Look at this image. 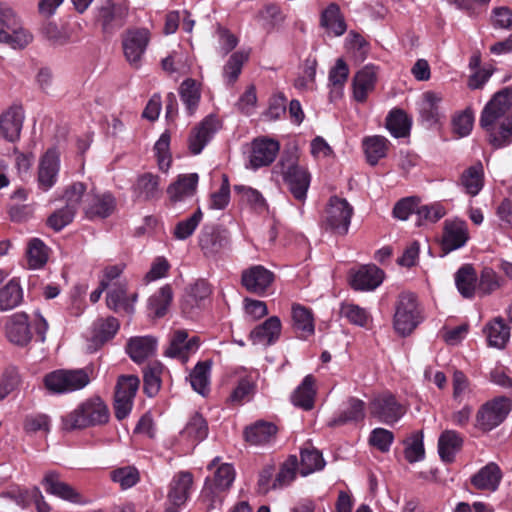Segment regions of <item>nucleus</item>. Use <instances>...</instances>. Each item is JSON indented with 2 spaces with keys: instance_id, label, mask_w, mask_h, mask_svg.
Instances as JSON below:
<instances>
[{
  "instance_id": "obj_61",
  "label": "nucleus",
  "mask_w": 512,
  "mask_h": 512,
  "mask_svg": "<svg viewBox=\"0 0 512 512\" xmlns=\"http://www.w3.org/2000/svg\"><path fill=\"white\" fill-rule=\"evenodd\" d=\"M163 366L158 363L150 364L145 370L143 375L144 392L149 397L155 396L161 387V373Z\"/></svg>"
},
{
  "instance_id": "obj_24",
  "label": "nucleus",
  "mask_w": 512,
  "mask_h": 512,
  "mask_svg": "<svg viewBox=\"0 0 512 512\" xmlns=\"http://www.w3.org/2000/svg\"><path fill=\"white\" fill-rule=\"evenodd\" d=\"M502 476L500 467L494 462H489L472 475L470 481L477 490L495 492L500 485Z\"/></svg>"
},
{
  "instance_id": "obj_11",
  "label": "nucleus",
  "mask_w": 512,
  "mask_h": 512,
  "mask_svg": "<svg viewBox=\"0 0 512 512\" xmlns=\"http://www.w3.org/2000/svg\"><path fill=\"white\" fill-rule=\"evenodd\" d=\"M139 383L138 377L134 375L119 377L114 396V409L117 419L122 420L130 413Z\"/></svg>"
},
{
  "instance_id": "obj_15",
  "label": "nucleus",
  "mask_w": 512,
  "mask_h": 512,
  "mask_svg": "<svg viewBox=\"0 0 512 512\" xmlns=\"http://www.w3.org/2000/svg\"><path fill=\"white\" fill-rule=\"evenodd\" d=\"M469 238L468 225L464 220L459 218L445 220L442 235V249L446 253L465 246Z\"/></svg>"
},
{
  "instance_id": "obj_49",
  "label": "nucleus",
  "mask_w": 512,
  "mask_h": 512,
  "mask_svg": "<svg viewBox=\"0 0 512 512\" xmlns=\"http://www.w3.org/2000/svg\"><path fill=\"white\" fill-rule=\"evenodd\" d=\"M461 182L469 195L476 196L481 191L484 183L482 165L478 163L464 171Z\"/></svg>"
},
{
  "instance_id": "obj_44",
  "label": "nucleus",
  "mask_w": 512,
  "mask_h": 512,
  "mask_svg": "<svg viewBox=\"0 0 512 512\" xmlns=\"http://www.w3.org/2000/svg\"><path fill=\"white\" fill-rule=\"evenodd\" d=\"M411 123V119L401 109L392 110L386 118V127L395 138L408 136Z\"/></svg>"
},
{
  "instance_id": "obj_13",
  "label": "nucleus",
  "mask_w": 512,
  "mask_h": 512,
  "mask_svg": "<svg viewBox=\"0 0 512 512\" xmlns=\"http://www.w3.org/2000/svg\"><path fill=\"white\" fill-rule=\"evenodd\" d=\"M221 128L217 116H206L192 131L188 139V148L192 154H199Z\"/></svg>"
},
{
  "instance_id": "obj_37",
  "label": "nucleus",
  "mask_w": 512,
  "mask_h": 512,
  "mask_svg": "<svg viewBox=\"0 0 512 512\" xmlns=\"http://www.w3.org/2000/svg\"><path fill=\"white\" fill-rule=\"evenodd\" d=\"M316 395L315 378L307 375L291 396L292 403L304 410H311Z\"/></svg>"
},
{
  "instance_id": "obj_10",
  "label": "nucleus",
  "mask_w": 512,
  "mask_h": 512,
  "mask_svg": "<svg viewBox=\"0 0 512 512\" xmlns=\"http://www.w3.org/2000/svg\"><path fill=\"white\" fill-rule=\"evenodd\" d=\"M511 400L497 397L484 404L477 413V426L483 431H491L499 426L511 411Z\"/></svg>"
},
{
  "instance_id": "obj_6",
  "label": "nucleus",
  "mask_w": 512,
  "mask_h": 512,
  "mask_svg": "<svg viewBox=\"0 0 512 512\" xmlns=\"http://www.w3.org/2000/svg\"><path fill=\"white\" fill-rule=\"evenodd\" d=\"M234 479V468L224 463L217 468L212 480H206L201 499L208 509H214L222 503V493L232 485Z\"/></svg>"
},
{
  "instance_id": "obj_26",
  "label": "nucleus",
  "mask_w": 512,
  "mask_h": 512,
  "mask_svg": "<svg viewBox=\"0 0 512 512\" xmlns=\"http://www.w3.org/2000/svg\"><path fill=\"white\" fill-rule=\"evenodd\" d=\"M377 81V68L366 65L359 70L353 78V96L357 102H364L370 92L374 90Z\"/></svg>"
},
{
  "instance_id": "obj_22",
  "label": "nucleus",
  "mask_w": 512,
  "mask_h": 512,
  "mask_svg": "<svg viewBox=\"0 0 512 512\" xmlns=\"http://www.w3.org/2000/svg\"><path fill=\"white\" fill-rule=\"evenodd\" d=\"M24 118L20 106H11L0 115V132L6 140L14 142L19 139Z\"/></svg>"
},
{
  "instance_id": "obj_5",
  "label": "nucleus",
  "mask_w": 512,
  "mask_h": 512,
  "mask_svg": "<svg viewBox=\"0 0 512 512\" xmlns=\"http://www.w3.org/2000/svg\"><path fill=\"white\" fill-rule=\"evenodd\" d=\"M354 209L350 203L338 196L330 197L322 216L324 227L335 234L346 235Z\"/></svg>"
},
{
  "instance_id": "obj_50",
  "label": "nucleus",
  "mask_w": 512,
  "mask_h": 512,
  "mask_svg": "<svg viewBox=\"0 0 512 512\" xmlns=\"http://www.w3.org/2000/svg\"><path fill=\"white\" fill-rule=\"evenodd\" d=\"M363 149L367 160H379L388 156L390 145L385 137L375 135L363 140Z\"/></svg>"
},
{
  "instance_id": "obj_12",
  "label": "nucleus",
  "mask_w": 512,
  "mask_h": 512,
  "mask_svg": "<svg viewBox=\"0 0 512 512\" xmlns=\"http://www.w3.org/2000/svg\"><path fill=\"white\" fill-rule=\"evenodd\" d=\"M200 346V340L197 336L189 337L186 330H176L170 338V343L164 354L167 357L180 360L186 363L189 357L195 354Z\"/></svg>"
},
{
  "instance_id": "obj_48",
  "label": "nucleus",
  "mask_w": 512,
  "mask_h": 512,
  "mask_svg": "<svg viewBox=\"0 0 512 512\" xmlns=\"http://www.w3.org/2000/svg\"><path fill=\"white\" fill-rule=\"evenodd\" d=\"M108 293L106 297L107 305L110 309L115 311L125 310L132 312V305L129 303L126 295V283L119 282L117 285H112L107 288Z\"/></svg>"
},
{
  "instance_id": "obj_27",
  "label": "nucleus",
  "mask_w": 512,
  "mask_h": 512,
  "mask_svg": "<svg viewBox=\"0 0 512 512\" xmlns=\"http://www.w3.org/2000/svg\"><path fill=\"white\" fill-rule=\"evenodd\" d=\"M277 427L266 421H258L244 431L245 440L251 445L266 446L276 439Z\"/></svg>"
},
{
  "instance_id": "obj_23",
  "label": "nucleus",
  "mask_w": 512,
  "mask_h": 512,
  "mask_svg": "<svg viewBox=\"0 0 512 512\" xmlns=\"http://www.w3.org/2000/svg\"><path fill=\"white\" fill-rule=\"evenodd\" d=\"M42 485L50 495L72 503L80 502V494L72 486L63 482L56 471H48L42 480Z\"/></svg>"
},
{
  "instance_id": "obj_19",
  "label": "nucleus",
  "mask_w": 512,
  "mask_h": 512,
  "mask_svg": "<svg viewBox=\"0 0 512 512\" xmlns=\"http://www.w3.org/2000/svg\"><path fill=\"white\" fill-rule=\"evenodd\" d=\"M127 14L128 8L125 4L105 0L98 9L97 19L101 23L104 31H111L124 24Z\"/></svg>"
},
{
  "instance_id": "obj_57",
  "label": "nucleus",
  "mask_w": 512,
  "mask_h": 512,
  "mask_svg": "<svg viewBox=\"0 0 512 512\" xmlns=\"http://www.w3.org/2000/svg\"><path fill=\"white\" fill-rule=\"evenodd\" d=\"M298 459L295 455H291L281 466L276 478L273 481V489H280L288 486L294 481L298 469Z\"/></svg>"
},
{
  "instance_id": "obj_60",
  "label": "nucleus",
  "mask_w": 512,
  "mask_h": 512,
  "mask_svg": "<svg viewBox=\"0 0 512 512\" xmlns=\"http://www.w3.org/2000/svg\"><path fill=\"white\" fill-rule=\"evenodd\" d=\"M222 183L218 190L210 194L208 208L211 210H224L230 203V181L226 174H221Z\"/></svg>"
},
{
  "instance_id": "obj_31",
  "label": "nucleus",
  "mask_w": 512,
  "mask_h": 512,
  "mask_svg": "<svg viewBox=\"0 0 512 512\" xmlns=\"http://www.w3.org/2000/svg\"><path fill=\"white\" fill-rule=\"evenodd\" d=\"M320 24L332 36H341L347 30L343 14L337 4L331 3L321 13Z\"/></svg>"
},
{
  "instance_id": "obj_47",
  "label": "nucleus",
  "mask_w": 512,
  "mask_h": 512,
  "mask_svg": "<svg viewBox=\"0 0 512 512\" xmlns=\"http://www.w3.org/2000/svg\"><path fill=\"white\" fill-rule=\"evenodd\" d=\"M234 191L240 196L241 201L248 204L255 212L261 214L268 211V204L258 190L245 185H235Z\"/></svg>"
},
{
  "instance_id": "obj_8",
  "label": "nucleus",
  "mask_w": 512,
  "mask_h": 512,
  "mask_svg": "<svg viewBox=\"0 0 512 512\" xmlns=\"http://www.w3.org/2000/svg\"><path fill=\"white\" fill-rule=\"evenodd\" d=\"M278 169L282 172L283 180L294 199L304 203L311 182L308 170L294 162H288V165L285 162H279L273 170L277 171Z\"/></svg>"
},
{
  "instance_id": "obj_4",
  "label": "nucleus",
  "mask_w": 512,
  "mask_h": 512,
  "mask_svg": "<svg viewBox=\"0 0 512 512\" xmlns=\"http://www.w3.org/2000/svg\"><path fill=\"white\" fill-rule=\"evenodd\" d=\"M43 383L51 394H66L85 388L90 377L85 369H59L48 373Z\"/></svg>"
},
{
  "instance_id": "obj_18",
  "label": "nucleus",
  "mask_w": 512,
  "mask_h": 512,
  "mask_svg": "<svg viewBox=\"0 0 512 512\" xmlns=\"http://www.w3.org/2000/svg\"><path fill=\"white\" fill-rule=\"evenodd\" d=\"M384 280V272L375 265H365L350 274V285L358 291L375 290Z\"/></svg>"
},
{
  "instance_id": "obj_39",
  "label": "nucleus",
  "mask_w": 512,
  "mask_h": 512,
  "mask_svg": "<svg viewBox=\"0 0 512 512\" xmlns=\"http://www.w3.org/2000/svg\"><path fill=\"white\" fill-rule=\"evenodd\" d=\"M365 418V402L351 397L348 399L346 407L331 422V426L343 425L349 422H359Z\"/></svg>"
},
{
  "instance_id": "obj_30",
  "label": "nucleus",
  "mask_w": 512,
  "mask_h": 512,
  "mask_svg": "<svg viewBox=\"0 0 512 512\" xmlns=\"http://www.w3.org/2000/svg\"><path fill=\"white\" fill-rule=\"evenodd\" d=\"M198 174L189 173L180 175L174 183L167 188V194L172 202L183 201L194 195L198 184Z\"/></svg>"
},
{
  "instance_id": "obj_7",
  "label": "nucleus",
  "mask_w": 512,
  "mask_h": 512,
  "mask_svg": "<svg viewBox=\"0 0 512 512\" xmlns=\"http://www.w3.org/2000/svg\"><path fill=\"white\" fill-rule=\"evenodd\" d=\"M199 246L207 258L222 259L231 250L230 233L220 226L205 227L199 234Z\"/></svg>"
},
{
  "instance_id": "obj_32",
  "label": "nucleus",
  "mask_w": 512,
  "mask_h": 512,
  "mask_svg": "<svg viewBox=\"0 0 512 512\" xmlns=\"http://www.w3.org/2000/svg\"><path fill=\"white\" fill-rule=\"evenodd\" d=\"M157 347V341L151 336H139L131 338L126 346V351L130 358L141 363L150 356L154 355Z\"/></svg>"
},
{
  "instance_id": "obj_54",
  "label": "nucleus",
  "mask_w": 512,
  "mask_h": 512,
  "mask_svg": "<svg viewBox=\"0 0 512 512\" xmlns=\"http://www.w3.org/2000/svg\"><path fill=\"white\" fill-rule=\"evenodd\" d=\"M452 132L457 138L468 136L474 126V112L471 108L456 113L452 117Z\"/></svg>"
},
{
  "instance_id": "obj_9",
  "label": "nucleus",
  "mask_w": 512,
  "mask_h": 512,
  "mask_svg": "<svg viewBox=\"0 0 512 512\" xmlns=\"http://www.w3.org/2000/svg\"><path fill=\"white\" fill-rule=\"evenodd\" d=\"M369 410L371 416L386 425L397 423L406 413L405 407L390 392L375 396L370 402Z\"/></svg>"
},
{
  "instance_id": "obj_2",
  "label": "nucleus",
  "mask_w": 512,
  "mask_h": 512,
  "mask_svg": "<svg viewBox=\"0 0 512 512\" xmlns=\"http://www.w3.org/2000/svg\"><path fill=\"white\" fill-rule=\"evenodd\" d=\"M109 420L107 405L99 396H93L80 403L73 411L62 418L65 430L84 429L102 425Z\"/></svg>"
},
{
  "instance_id": "obj_52",
  "label": "nucleus",
  "mask_w": 512,
  "mask_h": 512,
  "mask_svg": "<svg viewBox=\"0 0 512 512\" xmlns=\"http://www.w3.org/2000/svg\"><path fill=\"white\" fill-rule=\"evenodd\" d=\"M317 61L309 56L305 59L302 71L294 81V87L300 91H310L315 87Z\"/></svg>"
},
{
  "instance_id": "obj_34",
  "label": "nucleus",
  "mask_w": 512,
  "mask_h": 512,
  "mask_svg": "<svg viewBox=\"0 0 512 512\" xmlns=\"http://www.w3.org/2000/svg\"><path fill=\"white\" fill-rule=\"evenodd\" d=\"M293 329L301 339H307L314 334L315 326L311 311L299 304L292 306Z\"/></svg>"
},
{
  "instance_id": "obj_21",
  "label": "nucleus",
  "mask_w": 512,
  "mask_h": 512,
  "mask_svg": "<svg viewBox=\"0 0 512 512\" xmlns=\"http://www.w3.org/2000/svg\"><path fill=\"white\" fill-rule=\"evenodd\" d=\"M208 435V426L205 419L198 413L194 414L180 432L179 443L187 450L194 448Z\"/></svg>"
},
{
  "instance_id": "obj_20",
  "label": "nucleus",
  "mask_w": 512,
  "mask_h": 512,
  "mask_svg": "<svg viewBox=\"0 0 512 512\" xmlns=\"http://www.w3.org/2000/svg\"><path fill=\"white\" fill-rule=\"evenodd\" d=\"M86 201L84 212L90 219L106 218L113 213L116 207L115 198L109 192L86 194Z\"/></svg>"
},
{
  "instance_id": "obj_55",
  "label": "nucleus",
  "mask_w": 512,
  "mask_h": 512,
  "mask_svg": "<svg viewBox=\"0 0 512 512\" xmlns=\"http://www.w3.org/2000/svg\"><path fill=\"white\" fill-rule=\"evenodd\" d=\"M341 315L346 318L351 324L367 327L372 322L370 313L353 303H343L340 308Z\"/></svg>"
},
{
  "instance_id": "obj_35",
  "label": "nucleus",
  "mask_w": 512,
  "mask_h": 512,
  "mask_svg": "<svg viewBox=\"0 0 512 512\" xmlns=\"http://www.w3.org/2000/svg\"><path fill=\"white\" fill-rule=\"evenodd\" d=\"M489 346L502 349L510 339V327L501 317L490 321L484 330Z\"/></svg>"
},
{
  "instance_id": "obj_29",
  "label": "nucleus",
  "mask_w": 512,
  "mask_h": 512,
  "mask_svg": "<svg viewBox=\"0 0 512 512\" xmlns=\"http://www.w3.org/2000/svg\"><path fill=\"white\" fill-rule=\"evenodd\" d=\"M281 334V321L277 316L268 318L263 324L255 327L250 338L253 344L271 345L275 343Z\"/></svg>"
},
{
  "instance_id": "obj_40",
  "label": "nucleus",
  "mask_w": 512,
  "mask_h": 512,
  "mask_svg": "<svg viewBox=\"0 0 512 512\" xmlns=\"http://www.w3.org/2000/svg\"><path fill=\"white\" fill-rule=\"evenodd\" d=\"M179 94L187 114L189 116L194 115L201 99L199 84L194 79H186L180 85Z\"/></svg>"
},
{
  "instance_id": "obj_45",
  "label": "nucleus",
  "mask_w": 512,
  "mask_h": 512,
  "mask_svg": "<svg viewBox=\"0 0 512 512\" xmlns=\"http://www.w3.org/2000/svg\"><path fill=\"white\" fill-rule=\"evenodd\" d=\"M210 364L199 362L189 374V381L193 390L202 396L210 391Z\"/></svg>"
},
{
  "instance_id": "obj_43",
  "label": "nucleus",
  "mask_w": 512,
  "mask_h": 512,
  "mask_svg": "<svg viewBox=\"0 0 512 512\" xmlns=\"http://www.w3.org/2000/svg\"><path fill=\"white\" fill-rule=\"evenodd\" d=\"M349 75V69L343 59H337L334 67L329 71L330 99L335 100L342 96L343 87Z\"/></svg>"
},
{
  "instance_id": "obj_64",
  "label": "nucleus",
  "mask_w": 512,
  "mask_h": 512,
  "mask_svg": "<svg viewBox=\"0 0 512 512\" xmlns=\"http://www.w3.org/2000/svg\"><path fill=\"white\" fill-rule=\"evenodd\" d=\"M58 173V162H40L38 171L39 186L44 191H48L56 183Z\"/></svg>"
},
{
  "instance_id": "obj_38",
  "label": "nucleus",
  "mask_w": 512,
  "mask_h": 512,
  "mask_svg": "<svg viewBox=\"0 0 512 512\" xmlns=\"http://www.w3.org/2000/svg\"><path fill=\"white\" fill-rule=\"evenodd\" d=\"M300 456L299 471L302 476H308L325 467L326 463L322 453L310 444L301 449Z\"/></svg>"
},
{
  "instance_id": "obj_59",
  "label": "nucleus",
  "mask_w": 512,
  "mask_h": 512,
  "mask_svg": "<svg viewBox=\"0 0 512 512\" xmlns=\"http://www.w3.org/2000/svg\"><path fill=\"white\" fill-rule=\"evenodd\" d=\"M404 453L405 458L409 463H415L424 459L425 449L422 432H414L405 440Z\"/></svg>"
},
{
  "instance_id": "obj_28",
  "label": "nucleus",
  "mask_w": 512,
  "mask_h": 512,
  "mask_svg": "<svg viewBox=\"0 0 512 512\" xmlns=\"http://www.w3.org/2000/svg\"><path fill=\"white\" fill-rule=\"evenodd\" d=\"M134 195L142 201L158 200L162 195L160 178L152 173L140 175L134 184Z\"/></svg>"
},
{
  "instance_id": "obj_42",
  "label": "nucleus",
  "mask_w": 512,
  "mask_h": 512,
  "mask_svg": "<svg viewBox=\"0 0 512 512\" xmlns=\"http://www.w3.org/2000/svg\"><path fill=\"white\" fill-rule=\"evenodd\" d=\"M280 149L278 141L260 137L256 138L251 143V158L250 160H275Z\"/></svg>"
},
{
  "instance_id": "obj_51",
  "label": "nucleus",
  "mask_w": 512,
  "mask_h": 512,
  "mask_svg": "<svg viewBox=\"0 0 512 512\" xmlns=\"http://www.w3.org/2000/svg\"><path fill=\"white\" fill-rule=\"evenodd\" d=\"M173 299V291L170 285H164L149 299V309L156 317H162Z\"/></svg>"
},
{
  "instance_id": "obj_33",
  "label": "nucleus",
  "mask_w": 512,
  "mask_h": 512,
  "mask_svg": "<svg viewBox=\"0 0 512 512\" xmlns=\"http://www.w3.org/2000/svg\"><path fill=\"white\" fill-rule=\"evenodd\" d=\"M463 446L462 435L455 430H444L438 439V453L445 462H452Z\"/></svg>"
},
{
  "instance_id": "obj_53",
  "label": "nucleus",
  "mask_w": 512,
  "mask_h": 512,
  "mask_svg": "<svg viewBox=\"0 0 512 512\" xmlns=\"http://www.w3.org/2000/svg\"><path fill=\"white\" fill-rule=\"evenodd\" d=\"M119 327V321L114 317L99 319L94 323L93 340L103 344L115 336Z\"/></svg>"
},
{
  "instance_id": "obj_41",
  "label": "nucleus",
  "mask_w": 512,
  "mask_h": 512,
  "mask_svg": "<svg viewBox=\"0 0 512 512\" xmlns=\"http://www.w3.org/2000/svg\"><path fill=\"white\" fill-rule=\"evenodd\" d=\"M477 275L471 265L462 266L455 274V284L465 298H472L477 290Z\"/></svg>"
},
{
  "instance_id": "obj_62",
  "label": "nucleus",
  "mask_w": 512,
  "mask_h": 512,
  "mask_svg": "<svg viewBox=\"0 0 512 512\" xmlns=\"http://www.w3.org/2000/svg\"><path fill=\"white\" fill-rule=\"evenodd\" d=\"M211 295V288L205 280H197L187 291L186 302L191 307H200Z\"/></svg>"
},
{
  "instance_id": "obj_46",
  "label": "nucleus",
  "mask_w": 512,
  "mask_h": 512,
  "mask_svg": "<svg viewBox=\"0 0 512 512\" xmlns=\"http://www.w3.org/2000/svg\"><path fill=\"white\" fill-rule=\"evenodd\" d=\"M249 54L244 51L234 52L223 66L222 75L227 85H233L241 74L244 63L248 60Z\"/></svg>"
},
{
  "instance_id": "obj_56",
  "label": "nucleus",
  "mask_w": 512,
  "mask_h": 512,
  "mask_svg": "<svg viewBox=\"0 0 512 512\" xmlns=\"http://www.w3.org/2000/svg\"><path fill=\"white\" fill-rule=\"evenodd\" d=\"M503 285V280L500 276L490 267L482 269L479 281L477 284V291L481 296L490 295Z\"/></svg>"
},
{
  "instance_id": "obj_3",
  "label": "nucleus",
  "mask_w": 512,
  "mask_h": 512,
  "mask_svg": "<svg viewBox=\"0 0 512 512\" xmlns=\"http://www.w3.org/2000/svg\"><path fill=\"white\" fill-rule=\"evenodd\" d=\"M422 321V309L416 295L411 292L401 293L395 305L393 318L395 331L403 337L408 336Z\"/></svg>"
},
{
  "instance_id": "obj_63",
  "label": "nucleus",
  "mask_w": 512,
  "mask_h": 512,
  "mask_svg": "<svg viewBox=\"0 0 512 512\" xmlns=\"http://www.w3.org/2000/svg\"><path fill=\"white\" fill-rule=\"evenodd\" d=\"M110 476L122 489L131 488L136 485L140 479L138 470L132 466L117 468L111 472Z\"/></svg>"
},
{
  "instance_id": "obj_25",
  "label": "nucleus",
  "mask_w": 512,
  "mask_h": 512,
  "mask_svg": "<svg viewBox=\"0 0 512 512\" xmlns=\"http://www.w3.org/2000/svg\"><path fill=\"white\" fill-rule=\"evenodd\" d=\"M193 486V476L190 472L177 473L171 480L168 492L169 502L176 506H182L188 500Z\"/></svg>"
},
{
  "instance_id": "obj_36",
  "label": "nucleus",
  "mask_w": 512,
  "mask_h": 512,
  "mask_svg": "<svg viewBox=\"0 0 512 512\" xmlns=\"http://www.w3.org/2000/svg\"><path fill=\"white\" fill-rule=\"evenodd\" d=\"M23 301V289L20 282L13 278L0 287V311L5 312L18 307Z\"/></svg>"
},
{
  "instance_id": "obj_58",
  "label": "nucleus",
  "mask_w": 512,
  "mask_h": 512,
  "mask_svg": "<svg viewBox=\"0 0 512 512\" xmlns=\"http://www.w3.org/2000/svg\"><path fill=\"white\" fill-rule=\"evenodd\" d=\"M28 265L32 269L43 267L48 260V248L37 238L32 239L27 248Z\"/></svg>"
},
{
  "instance_id": "obj_17",
  "label": "nucleus",
  "mask_w": 512,
  "mask_h": 512,
  "mask_svg": "<svg viewBox=\"0 0 512 512\" xmlns=\"http://www.w3.org/2000/svg\"><path fill=\"white\" fill-rule=\"evenodd\" d=\"M149 43L147 29L128 31L123 39V50L127 61L138 66Z\"/></svg>"
},
{
  "instance_id": "obj_14",
  "label": "nucleus",
  "mask_w": 512,
  "mask_h": 512,
  "mask_svg": "<svg viewBox=\"0 0 512 512\" xmlns=\"http://www.w3.org/2000/svg\"><path fill=\"white\" fill-rule=\"evenodd\" d=\"M4 332L7 340L17 346H26L32 339L27 314L14 313L4 320Z\"/></svg>"
},
{
  "instance_id": "obj_1",
  "label": "nucleus",
  "mask_w": 512,
  "mask_h": 512,
  "mask_svg": "<svg viewBox=\"0 0 512 512\" xmlns=\"http://www.w3.org/2000/svg\"><path fill=\"white\" fill-rule=\"evenodd\" d=\"M479 124L493 147L502 148L512 143V86L496 92L486 103Z\"/></svg>"
},
{
  "instance_id": "obj_16",
  "label": "nucleus",
  "mask_w": 512,
  "mask_h": 512,
  "mask_svg": "<svg viewBox=\"0 0 512 512\" xmlns=\"http://www.w3.org/2000/svg\"><path fill=\"white\" fill-rule=\"evenodd\" d=\"M274 280V274L262 265H254L243 270L242 286L250 293L263 295Z\"/></svg>"
}]
</instances>
